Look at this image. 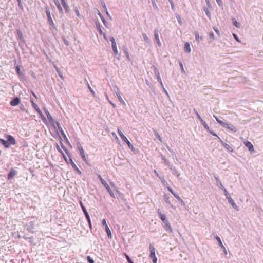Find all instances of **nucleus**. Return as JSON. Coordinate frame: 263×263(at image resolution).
Instances as JSON below:
<instances>
[{
    "label": "nucleus",
    "mask_w": 263,
    "mask_h": 263,
    "mask_svg": "<svg viewBox=\"0 0 263 263\" xmlns=\"http://www.w3.org/2000/svg\"><path fill=\"white\" fill-rule=\"evenodd\" d=\"M61 145L62 148L64 150L65 153L68 155V156L69 158V160H68L67 157L64 155H63V158H64L65 161L66 162V163L68 164H70L71 165V166L72 167V168L76 171H77V172L79 174L81 175L82 174L81 171L78 168V167L76 166L75 163L73 162L72 158H71V157L69 155V152H68V151L67 150V149L64 146V145H63V144L62 142H61Z\"/></svg>",
    "instance_id": "obj_1"
},
{
    "label": "nucleus",
    "mask_w": 263,
    "mask_h": 263,
    "mask_svg": "<svg viewBox=\"0 0 263 263\" xmlns=\"http://www.w3.org/2000/svg\"><path fill=\"white\" fill-rule=\"evenodd\" d=\"M6 138L7 140L0 139V143L5 148H8L10 145H15L16 144V140L12 136L7 135L6 136Z\"/></svg>",
    "instance_id": "obj_2"
},
{
    "label": "nucleus",
    "mask_w": 263,
    "mask_h": 263,
    "mask_svg": "<svg viewBox=\"0 0 263 263\" xmlns=\"http://www.w3.org/2000/svg\"><path fill=\"white\" fill-rule=\"evenodd\" d=\"M98 178L100 180L102 184L106 188L108 192L109 193L110 196L112 198H115V195L114 194L113 191L111 190L108 184L106 183V182L102 178L100 175H98Z\"/></svg>",
    "instance_id": "obj_3"
},
{
    "label": "nucleus",
    "mask_w": 263,
    "mask_h": 263,
    "mask_svg": "<svg viewBox=\"0 0 263 263\" xmlns=\"http://www.w3.org/2000/svg\"><path fill=\"white\" fill-rule=\"evenodd\" d=\"M118 133L119 134L122 140L124 141L128 145L129 148H130L132 151H134L135 148L133 145L130 143L126 137L123 134L122 131L119 128H118Z\"/></svg>",
    "instance_id": "obj_4"
},
{
    "label": "nucleus",
    "mask_w": 263,
    "mask_h": 263,
    "mask_svg": "<svg viewBox=\"0 0 263 263\" xmlns=\"http://www.w3.org/2000/svg\"><path fill=\"white\" fill-rule=\"evenodd\" d=\"M45 13L46 14V15H47V20H48V22L49 24V25L54 29H56V27H55V25L51 18V14H50V10H49V8L48 7H45Z\"/></svg>",
    "instance_id": "obj_5"
},
{
    "label": "nucleus",
    "mask_w": 263,
    "mask_h": 263,
    "mask_svg": "<svg viewBox=\"0 0 263 263\" xmlns=\"http://www.w3.org/2000/svg\"><path fill=\"white\" fill-rule=\"evenodd\" d=\"M79 203H80V205L83 210V212L86 217V218L87 220V222L89 224V226L90 227V229H91V220H90V216L89 215V214L87 212L85 207L84 206L83 204V202H82V201H79Z\"/></svg>",
    "instance_id": "obj_6"
},
{
    "label": "nucleus",
    "mask_w": 263,
    "mask_h": 263,
    "mask_svg": "<svg viewBox=\"0 0 263 263\" xmlns=\"http://www.w3.org/2000/svg\"><path fill=\"white\" fill-rule=\"evenodd\" d=\"M150 255L149 257L152 259L153 263H157V258L155 255V248L152 245H149Z\"/></svg>",
    "instance_id": "obj_7"
},
{
    "label": "nucleus",
    "mask_w": 263,
    "mask_h": 263,
    "mask_svg": "<svg viewBox=\"0 0 263 263\" xmlns=\"http://www.w3.org/2000/svg\"><path fill=\"white\" fill-rule=\"evenodd\" d=\"M77 145L78 148L80 151V155H81L82 160L84 162H85L86 163H87V160L86 157L85 155L84 151L83 150V147H82V146L81 145V144L79 142H77Z\"/></svg>",
    "instance_id": "obj_8"
},
{
    "label": "nucleus",
    "mask_w": 263,
    "mask_h": 263,
    "mask_svg": "<svg viewBox=\"0 0 263 263\" xmlns=\"http://www.w3.org/2000/svg\"><path fill=\"white\" fill-rule=\"evenodd\" d=\"M44 109L45 112L47 116V117L50 123L52 125V126L54 128H55L56 127L55 125V122H54L52 116H51L50 114L48 111V110L47 109H46L45 108H44Z\"/></svg>",
    "instance_id": "obj_9"
},
{
    "label": "nucleus",
    "mask_w": 263,
    "mask_h": 263,
    "mask_svg": "<svg viewBox=\"0 0 263 263\" xmlns=\"http://www.w3.org/2000/svg\"><path fill=\"white\" fill-rule=\"evenodd\" d=\"M222 126L234 132L237 130L234 126L228 122H224Z\"/></svg>",
    "instance_id": "obj_10"
},
{
    "label": "nucleus",
    "mask_w": 263,
    "mask_h": 263,
    "mask_svg": "<svg viewBox=\"0 0 263 263\" xmlns=\"http://www.w3.org/2000/svg\"><path fill=\"white\" fill-rule=\"evenodd\" d=\"M159 33H160V31L158 30V28H156L154 31V37H155V39L157 42V45H158V46L161 47V43L159 38Z\"/></svg>",
    "instance_id": "obj_11"
},
{
    "label": "nucleus",
    "mask_w": 263,
    "mask_h": 263,
    "mask_svg": "<svg viewBox=\"0 0 263 263\" xmlns=\"http://www.w3.org/2000/svg\"><path fill=\"white\" fill-rule=\"evenodd\" d=\"M218 139H219V141L221 142V144L224 146V147L229 152H233V148L229 145V144H227L226 143L224 142L219 137H218Z\"/></svg>",
    "instance_id": "obj_12"
},
{
    "label": "nucleus",
    "mask_w": 263,
    "mask_h": 263,
    "mask_svg": "<svg viewBox=\"0 0 263 263\" xmlns=\"http://www.w3.org/2000/svg\"><path fill=\"white\" fill-rule=\"evenodd\" d=\"M163 223H164L163 227H164L165 230L167 232H169L170 233H172L173 232V231H172V229L171 226L168 220H167L164 221L163 222Z\"/></svg>",
    "instance_id": "obj_13"
},
{
    "label": "nucleus",
    "mask_w": 263,
    "mask_h": 263,
    "mask_svg": "<svg viewBox=\"0 0 263 263\" xmlns=\"http://www.w3.org/2000/svg\"><path fill=\"white\" fill-rule=\"evenodd\" d=\"M228 201L229 203L231 204L232 206L237 211H238L239 210L238 206L236 205V204L235 203L234 201L231 197L228 198Z\"/></svg>",
    "instance_id": "obj_14"
},
{
    "label": "nucleus",
    "mask_w": 263,
    "mask_h": 263,
    "mask_svg": "<svg viewBox=\"0 0 263 263\" xmlns=\"http://www.w3.org/2000/svg\"><path fill=\"white\" fill-rule=\"evenodd\" d=\"M26 230L30 232H31L32 233H33V229H34V223L32 221H30L29 222H28L27 225H26Z\"/></svg>",
    "instance_id": "obj_15"
},
{
    "label": "nucleus",
    "mask_w": 263,
    "mask_h": 263,
    "mask_svg": "<svg viewBox=\"0 0 263 263\" xmlns=\"http://www.w3.org/2000/svg\"><path fill=\"white\" fill-rule=\"evenodd\" d=\"M116 96L119 100V101L122 103L123 105H125V102L123 100V98L121 97V93L119 89H117V91H116Z\"/></svg>",
    "instance_id": "obj_16"
},
{
    "label": "nucleus",
    "mask_w": 263,
    "mask_h": 263,
    "mask_svg": "<svg viewBox=\"0 0 263 263\" xmlns=\"http://www.w3.org/2000/svg\"><path fill=\"white\" fill-rule=\"evenodd\" d=\"M244 144L250 152H253L254 151V149L253 145L250 142L248 141H245L244 142Z\"/></svg>",
    "instance_id": "obj_17"
},
{
    "label": "nucleus",
    "mask_w": 263,
    "mask_h": 263,
    "mask_svg": "<svg viewBox=\"0 0 263 263\" xmlns=\"http://www.w3.org/2000/svg\"><path fill=\"white\" fill-rule=\"evenodd\" d=\"M96 27H97V29L98 31H99V33L101 35H103L104 38L106 40L107 38H106V35H105V33H104L102 31V30L101 29V26L99 23H96Z\"/></svg>",
    "instance_id": "obj_18"
},
{
    "label": "nucleus",
    "mask_w": 263,
    "mask_h": 263,
    "mask_svg": "<svg viewBox=\"0 0 263 263\" xmlns=\"http://www.w3.org/2000/svg\"><path fill=\"white\" fill-rule=\"evenodd\" d=\"M158 214L161 220L164 222V221L167 220L166 218V216L164 214H162L161 212L160 209H158L157 211Z\"/></svg>",
    "instance_id": "obj_19"
},
{
    "label": "nucleus",
    "mask_w": 263,
    "mask_h": 263,
    "mask_svg": "<svg viewBox=\"0 0 263 263\" xmlns=\"http://www.w3.org/2000/svg\"><path fill=\"white\" fill-rule=\"evenodd\" d=\"M20 102V100L18 98H14L10 102V105L13 106H15L17 105Z\"/></svg>",
    "instance_id": "obj_20"
},
{
    "label": "nucleus",
    "mask_w": 263,
    "mask_h": 263,
    "mask_svg": "<svg viewBox=\"0 0 263 263\" xmlns=\"http://www.w3.org/2000/svg\"><path fill=\"white\" fill-rule=\"evenodd\" d=\"M168 190L173 195V196L180 202H182V199L179 197V196L176 194V193H175L172 189L171 187H170V186H167V187Z\"/></svg>",
    "instance_id": "obj_21"
},
{
    "label": "nucleus",
    "mask_w": 263,
    "mask_h": 263,
    "mask_svg": "<svg viewBox=\"0 0 263 263\" xmlns=\"http://www.w3.org/2000/svg\"><path fill=\"white\" fill-rule=\"evenodd\" d=\"M17 174V172L14 169H11L8 175V179H11L16 174Z\"/></svg>",
    "instance_id": "obj_22"
},
{
    "label": "nucleus",
    "mask_w": 263,
    "mask_h": 263,
    "mask_svg": "<svg viewBox=\"0 0 263 263\" xmlns=\"http://www.w3.org/2000/svg\"><path fill=\"white\" fill-rule=\"evenodd\" d=\"M170 169L171 170L173 174L175 176H176L177 178H178L180 176V173L178 172V170L172 166H170Z\"/></svg>",
    "instance_id": "obj_23"
},
{
    "label": "nucleus",
    "mask_w": 263,
    "mask_h": 263,
    "mask_svg": "<svg viewBox=\"0 0 263 263\" xmlns=\"http://www.w3.org/2000/svg\"><path fill=\"white\" fill-rule=\"evenodd\" d=\"M214 178L215 179V180L216 181V182H217V185L221 189H222V188L224 187L223 185H222L221 181L219 180V177L216 175H214Z\"/></svg>",
    "instance_id": "obj_24"
},
{
    "label": "nucleus",
    "mask_w": 263,
    "mask_h": 263,
    "mask_svg": "<svg viewBox=\"0 0 263 263\" xmlns=\"http://www.w3.org/2000/svg\"><path fill=\"white\" fill-rule=\"evenodd\" d=\"M184 51L186 53L191 52V49L190 45L189 43H188V42L185 43L184 46Z\"/></svg>",
    "instance_id": "obj_25"
},
{
    "label": "nucleus",
    "mask_w": 263,
    "mask_h": 263,
    "mask_svg": "<svg viewBox=\"0 0 263 263\" xmlns=\"http://www.w3.org/2000/svg\"><path fill=\"white\" fill-rule=\"evenodd\" d=\"M61 3L64 7V8L66 12H69V8L67 4L66 3L65 0H61Z\"/></svg>",
    "instance_id": "obj_26"
},
{
    "label": "nucleus",
    "mask_w": 263,
    "mask_h": 263,
    "mask_svg": "<svg viewBox=\"0 0 263 263\" xmlns=\"http://www.w3.org/2000/svg\"><path fill=\"white\" fill-rule=\"evenodd\" d=\"M73 10L75 12L77 16L80 18H82V15L80 14V12H79V10L78 8V7L76 6H73Z\"/></svg>",
    "instance_id": "obj_27"
},
{
    "label": "nucleus",
    "mask_w": 263,
    "mask_h": 263,
    "mask_svg": "<svg viewBox=\"0 0 263 263\" xmlns=\"http://www.w3.org/2000/svg\"><path fill=\"white\" fill-rule=\"evenodd\" d=\"M30 101L31 102V104H32V107L36 110V111L37 112H40L41 109L39 108V107L37 106L36 104H35L34 103V102L32 100H31Z\"/></svg>",
    "instance_id": "obj_28"
},
{
    "label": "nucleus",
    "mask_w": 263,
    "mask_h": 263,
    "mask_svg": "<svg viewBox=\"0 0 263 263\" xmlns=\"http://www.w3.org/2000/svg\"><path fill=\"white\" fill-rule=\"evenodd\" d=\"M105 228V231L107 234V236H108V237L109 238H112V235H111V231L108 227V226H106V227Z\"/></svg>",
    "instance_id": "obj_29"
},
{
    "label": "nucleus",
    "mask_w": 263,
    "mask_h": 263,
    "mask_svg": "<svg viewBox=\"0 0 263 263\" xmlns=\"http://www.w3.org/2000/svg\"><path fill=\"white\" fill-rule=\"evenodd\" d=\"M161 159L163 160L164 164L168 166L169 167L172 166L170 162L166 159L165 157L164 156H161Z\"/></svg>",
    "instance_id": "obj_30"
},
{
    "label": "nucleus",
    "mask_w": 263,
    "mask_h": 263,
    "mask_svg": "<svg viewBox=\"0 0 263 263\" xmlns=\"http://www.w3.org/2000/svg\"><path fill=\"white\" fill-rule=\"evenodd\" d=\"M17 34L19 39L22 41H24L23 35L20 30H17Z\"/></svg>",
    "instance_id": "obj_31"
},
{
    "label": "nucleus",
    "mask_w": 263,
    "mask_h": 263,
    "mask_svg": "<svg viewBox=\"0 0 263 263\" xmlns=\"http://www.w3.org/2000/svg\"><path fill=\"white\" fill-rule=\"evenodd\" d=\"M232 21H233V25L237 28H239L240 27V24L239 23H238V22H237V21L236 20V19L235 18H233L232 19Z\"/></svg>",
    "instance_id": "obj_32"
},
{
    "label": "nucleus",
    "mask_w": 263,
    "mask_h": 263,
    "mask_svg": "<svg viewBox=\"0 0 263 263\" xmlns=\"http://www.w3.org/2000/svg\"><path fill=\"white\" fill-rule=\"evenodd\" d=\"M112 49L113 50L114 53L115 55H117L118 54V51L117 48V45L116 44L111 45Z\"/></svg>",
    "instance_id": "obj_33"
},
{
    "label": "nucleus",
    "mask_w": 263,
    "mask_h": 263,
    "mask_svg": "<svg viewBox=\"0 0 263 263\" xmlns=\"http://www.w3.org/2000/svg\"><path fill=\"white\" fill-rule=\"evenodd\" d=\"M123 50H124V53L125 54L126 57L127 58V59L128 60H130V58L129 54L128 52L127 49L125 47H123Z\"/></svg>",
    "instance_id": "obj_34"
},
{
    "label": "nucleus",
    "mask_w": 263,
    "mask_h": 263,
    "mask_svg": "<svg viewBox=\"0 0 263 263\" xmlns=\"http://www.w3.org/2000/svg\"><path fill=\"white\" fill-rule=\"evenodd\" d=\"M161 182H162V183L163 184V185L164 186H166L168 185V183L167 182V181L165 180L163 176H162V177H160V178H159Z\"/></svg>",
    "instance_id": "obj_35"
},
{
    "label": "nucleus",
    "mask_w": 263,
    "mask_h": 263,
    "mask_svg": "<svg viewBox=\"0 0 263 263\" xmlns=\"http://www.w3.org/2000/svg\"><path fill=\"white\" fill-rule=\"evenodd\" d=\"M221 190H222L224 192V195L226 196V198L227 199H228V198H230L231 196L230 194H229L228 192L227 191V189L224 187Z\"/></svg>",
    "instance_id": "obj_36"
},
{
    "label": "nucleus",
    "mask_w": 263,
    "mask_h": 263,
    "mask_svg": "<svg viewBox=\"0 0 263 263\" xmlns=\"http://www.w3.org/2000/svg\"><path fill=\"white\" fill-rule=\"evenodd\" d=\"M154 135H155V136L159 139V140L162 142V138L161 137V136H160V135L159 134V133L156 131V130H154Z\"/></svg>",
    "instance_id": "obj_37"
},
{
    "label": "nucleus",
    "mask_w": 263,
    "mask_h": 263,
    "mask_svg": "<svg viewBox=\"0 0 263 263\" xmlns=\"http://www.w3.org/2000/svg\"><path fill=\"white\" fill-rule=\"evenodd\" d=\"M154 71L157 78L160 77L159 70L156 67H154Z\"/></svg>",
    "instance_id": "obj_38"
},
{
    "label": "nucleus",
    "mask_w": 263,
    "mask_h": 263,
    "mask_svg": "<svg viewBox=\"0 0 263 263\" xmlns=\"http://www.w3.org/2000/svg\"><path fill=\"white\" fill-rule=\"evenodd\" d=\"M59 130H60L61 135L63 137V138L65 139V140L66 141H68V139H67V137H66V136L64 130H63V129L62 128H61Z\"/></svg>",
    "instance_id": "obj_39"
},
{
    "label": "nucleus",
    "mask_w": 263,
    "mask_h": 263,
    "mask_svg": "<svg viewBox=\"0 0 263 263\" xmlns=\"http://www.w3.org/2000/svg\"><path fill=\"white\" fill-rule=\"evenodd\" d=\"M203 10H204V11L205 12V13H206L207 17H208L209 18H210H210H211V14H210V12H209V11L208 9L207 8H205H205H204V9H203Z\"/></svg>",
    "instance_id": "obj_40"
},
{
    "label": "nucleus",
    "mask_w": 263,
    "mask_h": 263,
    "mask_svg": "<svg viewBox=\"0 0 263 263\" xmlns=\"http://www.w3.org/2000/svg\"><path fill=\"white\" fill-rule=\"evenodd\" d=\"M202 125L203 126L204 128L206 129L207 130H209L210 128L208 126V124L206 123V122L203 120V121L200 122Z\"/></svg>",
    "instance_id": "obj_41"
},
{
    "label": "nucleus",
    "mask_w": 263,
    "mask_h": 263,
    "mask_svg": "<svg viewBox=\"0 0 263 263\" xmlns=\"http://www.w3.org/2000/svg\"><path fill=\"white\" fill-rule=\"evenodd\" d=\"M215 238L217 240V241H218V244H219V245L220 247L223 245L222 242V241H221V240L219 236H215Z\"/></svg>",
    "instance_id": "obj_42"
},
{
    "label": "nucleus",
    "mask_w": 263,
    "mask_h": 263,
    "mask_svg": "<svg viewBox=\"0 0 263 263\" xmlns=\"http://www.w3.org/2000/svg\"><path fill=\"white\" fill-rule=\"evenodd\" d=\"M213 117L215 118V119H216V121L219 123L220 124L221 126H222L223 124L224 123V122H223L222 120H220L219 118H218L216 116H215V115L213 116Z\"/></svg>",
    "instance_id": "obj_43"
},
{
    "label": "nucleus",
    "mask_w": 263,
    "mask_h": 263,
    "mask_svg": "<svg viewBox=\"0 0 263 263\" xmlns=\"http://www.w3.org/2000/svg\"><path fill=\"white\" fill-rule=\"evenodd\" d=\"M194 111L195 113V114L196 115L197 118L200 120V122L203 121V120L202 119V118L200 117V116L199 114V113L198 112V111L195 109H194Z\"/></svg>",
    "instance_id": "obj_44"
},
{
    "label": "nucleus",
    "mask_w": 263,
    "mask_h": 263,
    "mask_svg": "<svg viewBox=\"0 0 263 263\" xmlns=\"http://www.w3.org/2000/svg\"><path fill=\"white\" fill-rule=\"evenodd\" d=\"M142 36H143V37L144 41L146 43H149V40L148 37H147V36L146 35V34L145 33H143L142 34Z\"/></svg>",
    "instance_id": "obj_45"
},
{
    "label": "nucleus",
    "mask_w": 263,
    "mask_h": 263,
    "mask_svg": "<svg viewBox=\"0 0 263 263\" xmlns=\"http://www.w3.org/2000/svg\"><path fill=\"white\" fill-rule=\"evenodd\" d=\"M15 70L17 72V73L19 75V76H21L22 73L21 71V69L18 66H17L16 67H15Z\"/></svg>",
    "instance_id": "obj_46"
},
{
    "label": "nucleus",
    "mask_w": 263,
    "mask_h": 263,
    "mask_svg": "<svg viewBox=\"0 0 263 263\" xmlns=\"http://www.w3.org/2000/svg\"><path fill=\"white\" fill-rule=\"evenodd\" d=\"M88 88L89 90H90V91L91 92V93H92V96L93 97H95V95H96L95 92L94 90L90 86L89 84H88Z\"/></svg>",
    "instance_id": "obj_47"
},
{
    "label": "nucleus",
    "mask_w": 263,
    "mask_h": 263,
    "mask_svg": "<svg viewBox=\"0 0 263 263\" xmlns=\"http://www.w3.org/2000/svg\"><path fill=\"white\" fill-rule=\"evenodd\" d=\"M176 18L178 21V23L180 24V25H182V21H181V17L180 16V15H176Z\"/></svg>",
    "instance_id": "obj_48"
},
{
    "label": "nucleus",
    "mask_w": 263,
    "mask_h": 263,
    "mask_svg": "<svg viewBox=\"0 0 263 263\" xmlns=\"http://www.w3.org/2000/svg\"><path fill=\"white\" fill-rule=\"evenodd\" d=\"M151 1H152V5H153V7L156 9H158V6L155 2V0H151Z\"/></svg>",
    "instance_id": "obj_49"
},
{
    "label": "nucleus",
    "mask_w": 263,
    "mask_h": 263,
    "mask_svg": "<svg viewBox=\"0 0 263 263\" xmlns=\"http://www.w3.org/2000/svg\"><path fill=\"white\" fill-rule=\"evenodd\" d=\"M87 260L89 263H95L93 259L89 256L87 257Z\"/></svg>",
    "instance_id": "obj_50"
},
{
    "label": "nucleus",
    "mask_w": 263,
    "mask_h": 263,
    "mask_svg": "<svg viewBox=\"0 0 263 263\" xmlns=\"http://www.w3.org/2000/svg\"><path fill=\"white\" fill-rule=\"evenodd\" d=\"M208 132L210 133L211 134H212L213 136H216L217 138L219 137L213 130L210 129L209 130H208Z\"/></svg>",
    "instance_id": "obj_51"
},
{
    "label": "nucleus",
    "mask_w": 263,
    "mask_h": 263,
    "mask_svg": "<svg viewBox=\"0 0 263 263\" xmlns=\"http://www.w3.org/2000/svg\"><path fill=\"white\" fill-rule=\"evenodd\" d=\"M125 256L128 263H134L128 255L125 254Z\"/></svg>",
    "instance_id": "obj_52"
},
{
    "label": "nucleus",
    "mask_w": 263,
    "mask_h": 263,
    "mask_svg": "<svg viewBox=\"0 0 263 263\" xmlns=\"http://www.w3.org/2000/svg\"><path fill=\"white\" fill-rule=\"evenodd\" d=\"M109 40L111 42V45H114V44H116V43L115 42V39L113 37H110L109 38Z\"/></svg>",
    "instance_id": "obj_53"
},
{
    "label": "nucleus",
    "mask_w": 263,
    "mask_h": 263,
    "mask_svg": "<svg viewBox=\"0 0 263 263\" xmlns=\"http://www.w3.org/2000/svg\"><path fill=\"white\" fill-rule=\"evenodd\" d=\"M179 65H180V67L182 72H185V71H184V69L183 68V65L181 62H179Z\"/></svg>",
    "instance_id": "obj_54"
},
{
    "label": "nucleus",
    "mask_w": 263,
    "mask_h": 263,
    "mask_svg": "<svg viewBox=\"0 0 263 263\" xmlns=\"http://www.w3.org/2000/svg\"><path fill=\"white\" fill-rule=\"evenodd\" d=\"M209 37L211 39H212V40H214V33L213 32H211L209 33Z\"/></svg>",
    "instance_id": "obj_55"
},
{
    "label": "nucleus",
    "mask_w": 263,
    "mask_h": 263,
    "mask_svg": "<svg viewBox=\"0 0 263 263\" xmlns=\"http://www.w3.org/2000/svg\"><path fill=\"white\" fill-rule=\"evenodd\" d=\"M233 36L235 38V39L238 42H240V41L239 40V38L238 37L237 35L235 34V33H233Z\"/></svg>",
    "instance_id": "obj_56"
},
{
    "label": "nucleus",
    "mask_w": 263,
    "mask_h": 263,
    "mask_svg": "<svg viewBox=\"0 0 263 263\" xmlns=\"http://www.w3.org/2000/svg\"><path fill=\"white\" fill-rule=\"evenodd\" d=\"M102 21L103 24L104 25V26L106 27H108L107 23L106 21L105 20V18L102 19Z\"/></svg>",
    "instance_id": "obj_57"
},
{
    "label": "nucleus",
    "mask_w": 263,
    "mask_h": 263,
    "mask_svg": "<svg viewBox=\"0 0 263 263\" xmlns=\"http://www.w3.org/2000/svg\"><path fill=\"white\" fill-rule=\"evenodd\" d=\"M214 30L215 31V32L216 33V34L219 36H220V32H219L218 28L214 27Z\"/></svg>",
    "instance_id": "obj_58"
},
{
    "label": "nucleus",
    "mask_w": 263,
    "mask_h": 263,
    "mask_svg": "<svg viewBox=\"0 0 263 263\" xmlns=\"http://www.w3.org/2000/svg\"><path fill=\"white\" fill-rule=\"evenodd\" d=\"M218 5L220 6V7H221L222 6V2L221 1V0H216Z\"/></svg>",
    "instance_id": "obj_59"
},
{
    "label": "nucleus",
    "mask_w": 263,
    "mask_h": 263,
    "mask_svg": "<svg viewBox=\"0 0 263 263\" xmlns=\"http://www.w3.org/2000/svg\"><path fill=\"white\" fill-rule=\"evenodd\" d=\"M98 14L99 16V17H100L101 20H102V19L104 18L103 15L100 13V12L99 11H98Z\"/></svg>",
    "instance_id": "obj_60"
},
{
    "label": "nucleus",
    "mask_w": 263,
    "mask_h": 263,
    "mask_svg": "<svg viewBox=\"0 0 263 263\" xmlns=\"http://www.w3.org/2000/svg\"><path fill=\"white\" fill-rule=\"evenodd\" d=\"M57 8H58V10L59 11V12H60V13H62V12H63V8H62V6H61V5H60V6H58L57 7Z\"/></svg>",
    "instance_id": "obj_61"
},
{
    "label": "nucleus",
    "mask_w": 263,
    "mask_h": 263,
    "mask_svg": "<svg viewBox=\"0 0 263 263\" xmlns=\"http://www.w3.org/2000/svg\"><path fill=\"white\" fill-rule=\"evenodd\" d=\"M38 114L40 115V116H41V117L42 118V119L43 120H45V117L44 116L43 113L42 112L41 110L40 111V112H38Z\"/></svg>",
    "instance_id": "obj_62"
},
{
    "label": "nucleus",
    "mask_w": 263,
    "mask_h": 263,
    "mask_svg": "<svg viewBox=\"0 0 263 263\" xmlns=\"http://www.w3.org/2000/svg\"><path fill=\"white\" fill-rule=\"evenodd\" d=\"M102 224L103 226H105V228L106 227V226H107V224H106V220L105 219H103L102 221Z\"/></svg>",
    "instance_id": "obj_63"
},
{
    "label": "nucleus",
    "mask_w": 263,
    "mask_h": 263,
    "mask_svg": "<svg viewBox=\"0 0 263 263\" xmlns=\"http://www.w3.org/2000/svg\"><path fill=\"white\" fill-rule=\"evenodd\" d=\"M221 247L223 249V252L225 254V255H227V250H226L225 247L223 245V246H221Z\"/></svg>",
    "instance_id": "obj_64"
}]
</instances>
